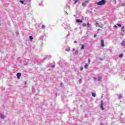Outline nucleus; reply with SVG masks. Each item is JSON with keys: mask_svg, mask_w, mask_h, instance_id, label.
I'll return each mask as SVG.
<instances>
[{"mask_svg": "<svg viewBox=\"0 0 125 125\" xmlns=\"http://www.w3.org/2000/svg\"><path fill=\"white\" fill-rule=\"evenodd\" d=\"M105 3H106V0H102V1H99L96 3V4H98V5H104Z\"/></svg>", "mask_w": 125, "mask_h": 125, "instance_id": "obj_1", "label": "nucleus"}, {"mask_svg": "<svg viewBox=\"0 0 125 125\" xmlns=\"http://www.w3.org/2000/svg\"><path fill=\"white\" fill-rule=\"evenodd\" d=\"M124 56V55H123V54H120V55H119V57L120 58H123V57Z\"/></svg>", "mask_w": 125, "mask_h": 125, "instance_id": "obj_11", "label": "nucleus"}, {"mask_svg": "<svg viewBox=\"0 0 125 125\" xmlns=\"http://www.w3.org/2000/svg\"><path fill=\"white\" fill-rule=\"evenodd\" d=\"M55 65H53L52 66V68H55Z\"/></svg>", "mask_w": 125, "mask_h": 125, "instance_id": "obj_25", "label": "nucleus"}, {"mask_svg": "<svg viewBox=\"0 0 125 125\" xmlns=\"http://www.w3.org/2000/svg\"><path fill=\"white\" fill-rule=\"evenodd\" d=\"M88 67V64H87V63H85L84 66V68H85V69H86V68H87Z\"/></svg>", "mask_w": 125, "mask_h": 125, "instance_id": "obj_9", "label": "nucleus"}, {"mask_svg": "<svg viewBox=\"0 0 125 125\" xmlns=\"http://www.w3.org/2000/svg\"><path fill=\"white\" fill-rule=\"evenodd\" d=\"M79 1V0H76L74 2V4H76L77 2Z\"/></svg>", "mask_w": 125, "mask_h": 125, "instance_id": "obj_16", "label": "nucleus"}, {"mask_svg": "<svg viewBox=\"0 0 125 125\" xmlns=\"http://www.w3.org/2000/svg\"><path fill=\"white\" fill-rule=\"evenodd\" d=\"M104 106V101H101L100 107H101V110H102V111H103L104 110V108H103Z\"/></svg>", "mask_w": 125, "mask_h": 125, "instance_id": "obj_2", "label": "nucleus"}, {"mask_svg": "<svg viewBox=\"0 0 125 125\" xmlns=\"http://www.w3.org/2000/svg\"><path fill=\"white\" fill-rule=\"evenodd\" d=\"M78 53H79V51H75V54H78Z\"/></svg>", "mask_w": 125, "mask_h": 125, "instance_id": "obj_24", "label": "nucleus"}, {"mask_svg": "<svg viewBox=\"0 0 125 125\" xmlns=\"http://www.w3.org/2000/svg\"><path fill=\"white\" fill-rule=\"evenodd\" d=\"M96 22H97V24L98 25H99L101 23V20H97L96 21Z\"/></svg>", "mask_w": 125, "mask_h": 125, "instance_id": "obj_7", "label": "nucleus"}, {"mask_svg": "<svg viewBox=\"0 0 125 125\" xmlns=\"http://www.w3.org/2000/svg\"><path fill=\"white\" fill-rule=\"evenodd\" d=\"M89 1L86 0V1H85L84 2H83L82 3V6H85V5H86V4L87 3H88Z\"/></svg>", "mask_w": 125, "mask_h": 125, "instance_id": "obj_3", "label": "nucleus"}, {"mask_svg": "<svg viewBox=\"0 0 125 125\" xmlns=\"http://www.w3.org/2000/svg\"><path fill=\"white\" fill-rule=\"evenodd\" d=\"M101 80H102V78L99 77V79H98V81H101Z\"/></svg>", "mask_w": 125, "mask_h": 125, "instance_id": "obj_20", "label": "nucleus"}, {"mask_svg": "<svg viewBox=\"0 0 125 125\" xmlns=\"http://www.w3.org/2000/svg\"><path fill=\"white\" fill-rule=\"evenodd\" d=\"M82 26L83 27H85L86 26V24H85V23H83Z\"/></svg>", "mask_w": 125, "mask_h": 125, "instance_id": "obj_14", "label": "nucleus"}, {"mask_svg": "<svg viewBox=\"0 0 125 125\" xmlns=\"http://www.w3.org/2000/svg\"><path fill=\"white\" fill-rule=\"evenodd\" d=\"M88 64H90V59H88Z\"/></svg>", "mask_w": 125, "mask_h": 125, "instance_id": "obj_18", "label": "nucleus"}, {"mask_svg": "<svg viewBox=\"0 0 125 125\" xmlns=\"http://www.w3.org/2000/svg\"><path fill=\"white\" fill-rule=\"evenodd\" d=\"M42 29H45V26L42 25Z\"/></svg>", "mask_w": 125, "mask_h": 125, "instance_id": "obj_19", "label": "nucleus"}, {"mask_svg": "<svg viewBox=\"0 0 125 125\" xmlns=\"http://www.w3.org/2000/svg\"><path fill=\"white\" fill-rule=\"evenodd\" d=\"M0 117L1 119H4L5 118L4 115H3V114H0Z\"/></svg>", "mask_w": 125, "mask_h": 125, "instance_id": "obj_12", "label": "nucleus"}, {"mask_svg": "<svg viewBox=\"0 0 125 125\" xmlns=\"http://www.w3.org/2000/svg\"><path fill=\"white\" fill-rule=\"evenodd\" d=\"M29 39L30 40V41L32 42V41H33V37L32 36H29Z\"/></svg>", "mask_w": 125, "mask_h": 125, "instance_id": "obj_13", "label": "nucleus"}, {"mask_svg": "<svg viewBox=\"0 0 125 125\" xmlns=\"http://www.w3.org/2000/svg\"><path fill=\"white\" fill-rule=\"evenodd\" d=\"M125 41L122 42L121 43V45H122L123 46H125Z\"/></svg>", "mask_w": 125, "mask_h": 125, "instance_id": "obj_8", "label": "nucleus"}, {"mask_svg": "<svg viewBox=\"0 0 125 125\" xmlns=\"http://www.w3.org/2000/svg\"><path fill=\"white\" fill-rule=\"evenodd\" d=\"M117 26L119 27H122V25L121 24H117Z\"/></svg>", "mask_w": 125, "mask_h": 125, "instance_id": "obj_21", "label": "nucleus"}, {"mask_svg": "<svg viewBox=\"0 0 125 125\" xmlns=\"http://www.w3.org/2000/svg\"><path fill=\"white\" fill-rule=\"evenodd\" d=\"M114 28H117V25H114Z\"/></svg>", "mask_w": 125, "mask_h": 125, "instance_id": "obj_28", "label": "nucleus"}, {"mask_svg": "<svg viewBox=\"0 0 125 125\" xmlns=\"http://www.w3.org/2000/svg\"><path fill=\"white\" fill-rule=\"evenodd\" d=\"M66 51H70V47H68V49H66Z\"/></svg>", "mask_w": 125, "mask_h": 125, "instance_id": "obj_23", "label": "nucleus"}, {"mask_svg": "<svg viewBox=\"0 0 125 125\" xmlns=\"http://www.w3.org/2000/svg\"><path fill=\"white\" fill-rule=\"evenodd\" d=\"M121 29H122V32H124V29H125V26L122 27Z\"/></svg>", "mask_w": 125, "mask_h": 125, "instance_id": "obj_15", "label": "nucleus"}, {"mask_svg": "<svg viewBox=\"0 0 125 125\" xmlns=\"http://www.w3.org/2000/svg\"><path fill=\"white\" fill-rule=\"evenodd\" d=\"M77 23H83V21L81 20H76Z\"/></svg>", "mask_w": 125, "mask_h": 125, "instance_id": "obj_6", "label": "nucleus"}, {"mask_svg": "<svg viewBox=\"0 0 125 125\" xmlns=\"http://www.w3.org/2000/svg\"><path fill=\"white\" fill-rule=\"evenodd\" d=\"M92 96L93 97H95V96H96V95H95V94L94 93H92Z\"/></svg>", "mask_w": 125, "mask_h": 125, "instance_id": "obj_22", "label": "nucleus"}, {"mask_svg": "<svg viewBox=\"0 0 125 125\" xmlns=\"http://www.w3.org/2000/svg\"><path fill=\"white\" fill-rule=\"evenodd\" d=\"M101 46H102V47H104L105 46L104 45V40H101Z\"/></svg>", "mask_w": 125, "mask_h": 125, "instance_id": "obj_5", "label": "nucleus"}, {"mask_svg": "<svg viewBox=\"0 0 125 125\" xmlns=\"http://www.w3.org/2000/svg\"><path fill=\"white\" fill-rule=\"evenodd\" d=\"M87 24H88V25H89V23H88Z\"/></svg>", "mask_w": 125, "mask_h": 125, "instance_id": "obj_33", "label": "nucleus"}, {"mask_svg": "<svg viewBox=\"0 0 125 125\" xmlns=\"http://www.w3.org/2000/svg\"><path fill=\"white\" fill-rule=\"evenodd\" d=\"M83 67L81 68V71H83Z\"/></svg>", "mask_w": 125, "mask_h": 125, "instance_id": "obj_30", "label": "nucleus"}, {"mask_svg": "<svg viewBox=\"0 0 125 125\" xmlns=\"http://www.w3.org/2000/svg\"><path fill=\"white\" fill-rule=\"evenodd\" d=\"M20 2H21V3H22V4H24V1L20 0Z\"/></svg>", "mask_w": 125, "mask_h": 125, "instance_id": "obj_17", "label": "nucleus"}, {"mask_svg": "<svg viewBox=\"0 0 125 125\" xmlns=\"http://www.w3.org/2000/svg\"><path fill=\"white\" fill-rule=\"evenodd\" d=\"M81 49V50L84 49V45H83V44H82V45Z\"/></svg>", "mask_w": 125, "mask_h": 125, "instance_id": "obj_10", "label": "nucleus"}, {"mask_svg": "<svg viewBox=\"0 0 125 125\" xmlns=\"http://www.w3.org/2000/svg\"><path fill=\"white\" fill-rule=\"evenodd\" d=\"M74 43H77V41H74Z\"/></svg>", "mask_w": 125, "mask_h": 125, "instance_id": "obj_29", "label": "nucleus"}, {"mask_svg": "<svg viewBox=\"0 0 125 125\" xmlns=\"http://www.w3.org/2000/svg\"><path fill=\"white\" fill-rule=\"evenodd\" d=\"M74 50H75V48L73 49V51H74Z\"/></svg>", "mask_w": 125, "mask_h": 125, "instance_id": "obj_31", "label": "nucleus"}, {"mask_svg": "<svg viewBox=\"0 0 125 125\" xmlns=\"http://www.w3.org/2000/svg\"><path fill=\"white\" fill-rule=\"evenodd\" d=\"M61 85H62V83H61Z\"/></svg>", "mask_w": 125, "mask_h": 125, "instance_id": "obj_32", "label": "nucleus"}, {"mask_svg": "<svg viewBox=\"0 0 125 125\" xmlns=\"http://www.w3.org/2000/svg\"><path fill=\"white\" fill-rule=\"evenodd\" d=\"M96 80H97L96 78H94V81H96Z\"/></svg>", "mask_w": 125, "mask_h": 125, "instance_id": "obj_26", "label": "nucleus"}, {"mask_svg": "<svg viewBox=\"0 0 125 125\" xmlns=\"http://www.w3.org/2000/svg\"><path fill=\"white\" fill-rule=\"evenodd\" d=\"M97 36L96 35H94V38H96Z\"/></svg>", "mask_w": 125, "mask_h": 125, "instance_id": "obj_27", "label": "nucleus"}, {"mask_svg": "<svg viewBox=\"0 0 125 125\" xmlns=\"http://www.w3.org/2000/svg\"><path fill=\"white\" fill-rule=\"evenodd\" d=\"M17 77L18 80L20 79V77H21V73H18L17 74Z\"/></svg>", "mask_w": 125, "mask_h": 125, "instance_id": "obj_4", "label": "nucleus"}]
</instances>
